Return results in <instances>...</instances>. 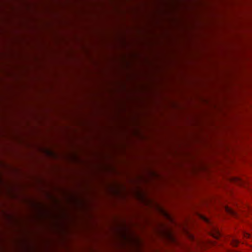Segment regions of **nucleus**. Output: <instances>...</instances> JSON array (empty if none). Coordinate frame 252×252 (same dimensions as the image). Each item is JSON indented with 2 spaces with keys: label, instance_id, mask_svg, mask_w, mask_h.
<instances>
[{
  "label": "nucleus",
  "instance_id": "7ed1b4c3",
  "mask_svg": "<svg viewBox=\"0 0 252 252\" xmlns=\"http://www.w3.org/2000/svg\"><path fill=\"white\" fill-rule=\"evenodd\" d=\"M226 211L228 213H229V214H232V215H234V212L233 210H232L231 209H230L228 207H227L226 208Z\"/></svg>",
  "mask_w": 252,
  "mask_h": 252
},
{
  "label": "nucleus",
  "instance_id": "423d86ee",
  "mask_svg": "<svg viewBox=\"0 0 252 252\" xmlns=\"http://www.w3.org/2000/svg\"><path fill=\"white\" fill-rule=\"evenodd\" d=\"M169 237H170V238L171 239H173V238L172 237V236H171V234H169Z\"/></svg>",
  "mask_w": 252,
  "mask_h": 252
},
{
  "label": "nucleus",
  "instance_id": "f03ea898",
  "mask_svg": "<svg viewBox=\"0 0 252 252\" xmlns=\"http://www.w3.org/2000/svg\"><path fill=\"white\" fill-rule=\"evenodd\" d=\"M228 242L230 245L233 247H236L239 244V242L238 240L234 237H231L228 239Z\"/></svg>",
  "mask_w": 252,
  "mask_h": 252
},
{
  "label": "nucleus",
  "instance_id": "f257e3e1",
  "mask_svg": "<svg viewBox=\"0 0 252 252\" xmlns=\"http://www.w3.org/2000/svg\"><path fill=\"white\" fill-rule=\"evenodd\" d=\"M210 233L215 239H219L221 236V233L219 229L214 226L211 228Z\"/></svg>",
  "mask_w": 252,
  "mask_h": 252
},
{
  "label": "nucleus",
  "instance_id": "20e7f679",
  "mask_svg": "<svg viewBox=\"0 0 252 252\" xmlns=\"http://www.w3.org/2000/svg\"><path fill=\"white\" fill-rule=\"evenodd\" d=\"M202 219L206 222L208 223H210V220H209V219L206 218L205 217H202Z\"/></svg>",
  "mask_w": 252,
  "mask_h": 252
},
{
  "label": "nucleus",
  "instance_id": "39448f33",
  "mask_svg": "<svg viewBox=\"0 0 252 252\" xmlns=\"http://www.w3.org/2000/svg\"><path fill=\"white\" fill-rule=\"evenodd\" d=\"M244 236L245 237H246V238H250L251 237L250 234L247 233V232H245L244 233Z\"/></svg>",
  "mask_w": 252,
  "mask_h": 252
}]
</instances>
